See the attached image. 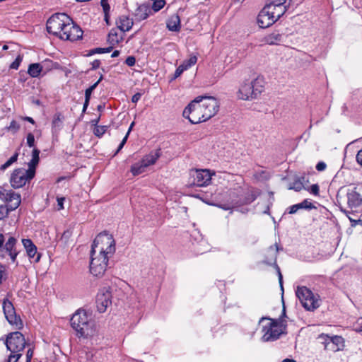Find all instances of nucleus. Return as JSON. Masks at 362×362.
I'll use <instances>...</instances> for the list:
<instances>
[{
	"mask_svg": "<svg viewBox=\"0 0 362 362\" xmlns=\"http://www.w3.org/2000/svg\"><path fill=\"white\" fill-rule=\"evenodd\" d=\"M337 200L341 211L352 221L349 214L362 209V184L341 187L337 192Z\"/></svg>",
	"mask_w": 362,
	"mask_h": 362,
	"instance_id": "1",
	"label": "nucleus"
},
{
	"mask_svg": "<svg viewBox=\"0 0 362 362\" xmlns=\"http://www.w3.org/2000/svg\"><path fill=\"white\" fill-rule=\"evenodd\" d=\"M264 320H268L269 322L262 326V332L264 333L262 337V341H275L281 334L286 333L287 324L285 320L262 317L259 320V323H262Z\"/></svg>",
	"mask_w": 362,
	"mask_h": 362,
	"instance_id": "2",
	"label": "nucleus"
},
{
	"mask_svg": "<svg viewBox=\"0 0 362 362\" xmlns=\"http://www.w3.org/2000/svg\"><path fill=\"white\" fill-rule=\"evenodd\" d=\"M219 110V103L214 97L198 96L184 109L182 113H192L197 111L204 113H216Z\"/></svg>",
	"mask_w": 362,
	"mask_h": 362,
	"instance_id": "3",
	"label": "nucleus"
},
{
	"mask_svg": "<svg viewBox=\"0 0 362 362\" xmlns=\"http://www.w3.org/2000/svg\"><path fill=\"white\" fill-rule=\"evenodd\" d=\"M5 344L8 351L11 353L6 362H18L22 356L21 352L25 346V340L23 334L20 332H14L8 334L5 340Z\"/></svg>",
	"mask_w": 362,
	"mask_h": 362,
	"instance_id": "4",
	"label": "nucleus"
},
{
	"mask_svg": "<svg viewBox=\"0 0 362 362\" xmlns=\"http://www.w3.org/2000/svg\"><path fill=\"white\" fill-rule=\"evenodd\" d=\"M115 242L112 235L105 231L96 236L90 251L112 257L115 252Z\"/></svg>",
	"mask_w": 362,
	"mask_h": 362,
	"instance_id": "5",
	"label": "nucleus"
},
{
	"mask_svg": "<svg viewBox=\"0 0 362 362\" xmlns=\"http://www.w3.org/2000/svg\"><path fill=\"white\" fill-rule=\"evenodd\" d=\"M71 325L78 337L92 334L93 322L89 320L85 310H78L71 318Z\"/></svg>",
	"mask_w": 362,
	"mask_h": 362,
	"instance_id": "6",
	"label": "nucleus"
},
{
	"mask_svg": "<svg viewBox=\"0 0 362 362\" xmlns=\"http://www.w3.org/2000/svg\"><path fill=\"white\" fill-rule=\"evenodd\" d=\"M265 81L263 77L258 76L255 79V90L250 92L249 81L243 82L237 92V97L240 100H250L257 98L264 90Z\"/></svg>",
	"mask_w": 362,
	"mask_h": 362,
	"instance_id": "7",
	"label": "nucleus"
},
{
	"mask_svg": "<svg viewBox=\"0 0 362 362\" xmlns=\"http://www.w3.org/2000/svg\"><path fill=\"white\" fill-rule=\"evenodd\" d=\"M71 18L65 13H57L52 15L47 21V30L49 33L61 37L64 28Z\"/></svg>",
	"mask_w": 362,
	"mask_h": 362,
	"instance_id": "8",
	"label": "nucleus"
},
{
	"mask_svg": "<svg viewBox=\"0 0 362 362\" xmlns=\"http://www.w3.org/2000/svg\"><path fill=\"white\" fill-rule=\"evenodd\" d=\"M18 240L14 237L10 236L6 240L4 235L0 233V258H5L6 255L9 256L11 262L15 263L18 255L16 248Z\"/></svg>",
	"mask_w": 362,
	"mask_h": 362,
	"instance_id": "9",
	"label": "nucleus"
},
{
	"mask_svg": "<svg viewBox=\"0 0 362 362\" xmlns=\"http://www.w3.org/2000/svg\"><path fill=\"white\" fill-rule=\"evenodd\" d=\"M110 257L90 251V272L96 277H101L107 270Z\"/></svg>",
	"mask_w": 362,
	"mask_h": 362,
	"instance_id": "10",
	"label": "nucleus"
},
{
	"mask_svg": "<svg viewBox=\"0 0 362 362\" xmlns=\"http://www.w3.org/2000/svg\"><path fill=\"white\" fill-rule=\"evenodd\" d=\"M35 170L31 168L28 169L18 168L13 170L11 175L10 183L13 188L18 189L23 187L28 181L35 176Z\"/></svg>",
	"mask_w": 362,
	"mask_h": 362,
	"instance_id": "11",
	"label": "nucleus"
},
{
	"mask_svg": "<svg viewBox=\"0 0 362 362\" xmlns=\"http://www.w3.org/2000/svg\"><path fill=\"white\" fill-rule=\"evenodd\" d=\"M296 294L303 307L307 310H314L320 306L318 299L307 287H298Z\"/></svg>",
	"mask_w": 362,
	"mask_h": 362,
	"instance_id": "12",
	"label": "nucleus"
},
{
	"mask_svg": "<svg viewBox=\"0 0 362 362\" xmlns=\"http://www.w3.org/2000/svg\"><path fill=\"white\" fill-rule=\"evenodd\" d=\"M3 310L6 319L8 323L16 327V329L23 327V322L19 316H17L15 308L11 301L4 300Z\"/></svg>",
	"mask_w": 362,
	"mask_h": 362,
	"instance_id": "13",
	"label": "nucleus"
},
{
	"mask_svg": "<svg viewBox=\"0 0 362 362\" xmlns=\"http://www.w3.org/2000/svg\"><path fill=\"white\" fill-rule=\"evenodd\" d=\"M319 338L324 340L323 344L325 349L327 350L336 352L342 350L344 347V339L341 336H329L328 334H322Z\"/></svg>",
	"mask_w": 362,
	"mask_h": 362,
	"instance_id": "14",
	"label": "nucleus"
},
{
	"mask_svg": "<svg viewBox=\"0 0 362 362\" xmlns=\"http://www.w3.org/2000/svg\"><path fill=\"white\" fill-rule=\"evenodd\" d=\"M83 30L81 28L74 24L72 19L69 22L64 28V31L62 33L60 39L64 40L76 41L82 37Z\"/></svg>",
	"mask_w": 362,
	"mask_h": 362,
	"instance_id": "15",
	"label": "nucleus"
},
{
	"mask_svg": "<svg viewBox=\"0 0 362 362\" xmlns=\"http://www.w3.org/2000/svg\"><path fill=\"white\" fill-rule=\"evenodd\" d=\"M279 250V246L276 244L270 246L266 252L264 262L267 264H270V265L274 264L275 266L276 271H277L278 276H279V281L281 288L283 289L282 274L281 273L280 268L276 264V257H277Z\"/></svg>",
	"mask_w": 362,
	"mask_h": 362,
	"instance_id": "16",
	"label": "nucleus"
},
{
	"mask_svg": "<svg viewBox=\"0 0 362 362\" xmlns=\"http://www.w3.org/2000/svg\"><path fill=\"white\" fill-rule=\"evenodd\" d=\"M112 295L109 289L104 288L101 289L96 296V307L99 313H105L107 308L111 305Z\"/></svg>",
	"mask_w": 362,
	"mask_h": 362,
	"instance_id": "17",
	"label": "nucleus"
},
{
	"mask_svg": "<svg viewBox=\"0 0 362 362\" xmlns=\"http://www.w3.org/2000/svg\"><path fill=\"white\" fill-rule=\"evenodd\" d=\"M192 176L194 179L193 185L198 187L207 186L211 180V174L206 169L196 170L192 173Z\"/></svg>",
	"mask_w": 362,
	"mask_h": 362,
	"instance_id": "18",
	"label": "nucleus"
},
{
	"mask_svg": "<svg viewBox=\"0 0 362 362\" xmlns=\"http://www.w3.org/2000/svg\"><path fill=\"white\" fill-rule=\"evenodd\" d=\"M263 8L276 21L287 11V8L285 6H276L270 2L266 4Z\"/></svg>",
	"mask_w": 362,
	"mask_h": 362,
	"instance_id": "19",
	"label": "nucleus"
},
{
	"mask_svg": "<svg viewBox=\"0 0 362 362\" xmlns=\"http://www.w3.org/2000/svg\"><path fill=\"white\" fill-rule=\"evenodd\" d=\"M276 20L272 18L264 8L259 12L257 16V23L262 28H268L274 24Z\"/></svg>",
	"mask_w": 362,
	"mask_h": 362,
	"instance_id": "20",
	"label": "nucleus"
},
{
	"mask_svg": "<svg viewBox=\"0 0 362 362\" xmlns=\"http://www.w3.org/2000/svg\"><path fill=\"white\" fill-rule=\"evenodd\" d=\"M4 202H7L8 204V206L10 207V210H15L21 204V195L11 189H8L6 200H5Z\"/></svg>",
	"mask_w": 362,
	"mask_h": 362,
	"instance_id": "21",
	"label": "nucleus"
},
{
	"mask_svg": "<svg viewBox=\"0 0 362 362\" xmlns=\"http://www.w3.org/2000/svg\"><path fill=\"white\" fill-rule=\"evenodd\" d=\"M99 120H100V117L95 119H92L90 122V123L91 124L92 131H93V134L95 136L100 138L106 132V131L109 128V126L108 125H98V124L99 122Z\"/></svg>",
	"mask_w": 362,
	"mask_h": 362,
	"instance_id": "22",
	"label": "nucleus"
},
{
	"mask_svg": "<svg viewBox=\"0 0 362 362\" xmlns=\"http://www.w3.org/2000/svg\"><path fill=\"white\" fill-rule=\"evenodd\" d=\"M116 23L117 28L123 33L129 31L134 24L132 19L127 16H119Z\"/></svg>",
	"mask_w": 362,
	"mask_h": 362,
	"instance_id": "23",
	"label": "nucleus"
},
{
	"mask_svg": "<svg viewBox=\"0 0 362 362\" xmlns=\"http://www.w3.org/2000/svg\"><path fill=\"white\" fill-rule=\"evenodd\" d=\"M315 206L308 199H304L302 202L292 205L289 207L288 213L291 214L296 213L299 209H312Z\"/></svg>",
	"mask_w": 362,
	"mask_h": 362,
	"instance_id": "24",
	"label": "nucleus"
},
{
	"mask_svg": "<svg viewBox=\"0 0 362 362\" xmlns=\"http://www.w3.org/2000/svg\"><path fill=\"white\" fill-rule=\"evenodd\" d=\"M167 28L170 31H179L180 29V18L177 14L172 15L167 22Z\"/></svg>",
	"mask_w": 362,
	"mask_h": 362,
	"instance_id": "25",
	"label": "nucleus"
},
{
	"mask_svg": "<svg viewBox=\"0 0 362 362\" xmlns=\"http://www.w3.org/2000/svg\"><path fill=\"white\" fill-rule=\"evenodd\" d=\"M160 157V154L158 152H151L149 154L146 155L141 160V163L146 168L148 166L153 165Z\"/></svg>",
	"mask_w": 362,
	"mask_h": 362,
	"instance_id": "26",
	"label": "nucleus"
},
{
	"mask_svg": "<svg viewBox=\"0 0 362 362\" xmlns=\"http://www.w3.org/2000/svg\"><path fill=\"white\" fill-rule=\"evenodd\" d=\"M305 182H308V180H306L305 176L298 177H296V179H295L293 180V182H291L289 185L288 189H293V190H295L296 192H299L302 189H305L306 187L304 185Z\"/></svg>",
	"mask_w": 362,
	"mask_h": 362,
	"instance_id": "27",
	"label": "nucleus"
},
{
	"mask_svg": "<svg viewBox=\"0 0 362 362\" xmlns=\"http://www.w3.org/2000/svg\"><path fill=\"white\" fill-rule=\"evenodd\" d=\"M23 245L26 250L27 254L30 258H34L37 253V247L30 239H23Z\"/></svg>",
	"mask_w": 362,
	"mask_h": 362,
	"instance_id": "28",
	"label": "nucleus"
},
{
	"mask_svg": "<svg viewBox=\"0 0 362 362\" xmlns=\"http://www.w3.org/2000/svg\"><path fill=\"white\" fill-rule=\"evenodd\" d=\"M102 79H103V76H101L97 82H95L94 84H93L92 86H90L88 88H87L86 90V92H85L86 100H85V103L83 104V110H82L83 112H84L86 111V109L88 104V101H89V99H90L92 92L95 90V88L97 87V86L101 81Z\"/></svg>",
	"mask_w": 362,
	"mask_h": 362,
	"instance_id": "29",
	"label": "nucleus"
},
{
	"mask_svg": "<svg viewBox=\"0 0 362 362\" xmlns=\"http://www.w3.org/2000/svg\"><path fill=\"white\" fill-rule=\"evenodd\" d=\"M211 117V115L205 117V115H202V116L199 115H186L185 116V118H187L192 124H199L209 119Z\"/></svg>",
	"mask_w": 362,
	"mask_h": 362,
	"instance_id": "30",
	"label": "nucleus"
},
{
	"mask_svg": "<svg viewBox=\"0 0 362 362\" xmlns=\"http://www.w3.org/2000/svg\"><path fill=\"white\" fill-rule=\"evenodd\" d=\"M122 40V37L121 35H119L116 30L113 29L111 30L107 37V41L109 42V43L113 47L117 45Z\"/></svg>",
	"mask_w": 362,
	"mask_h": 362,
	"instance_id": "31",
	"label": "nucleus"
},
{
	"mask_svg": "<svg viewBox=\"0 0 362 362\" xmlns=\"http://www.w3.org/2000/svg\"><path fill=\"white\" fill-rule=\"evenodd\" d=\"M42 71V66L39 63L32 64L29 66L28 73L32 77H37Z\"/></svg>",
	"mask_w": 362,
	"mask_h": 362,
	"instance_id": "32",
	"label": "nucleus"
},
{
	"mask_svg": "<svg viewBox=\"0 0 362 362\" xmlns=\"http://www.w3.org/2000/svg\"><path fill=\"white\" fill-rule=\"evenodd\" d=\"M146 170V168L143 166L142 163L141 162H138L134 163L131 167V173L134 176L139 175L141 173H143Z\"/></svg>",
	"mask_w": 362,
	"mask_h": 362,
	"instance_id": "33",
	"label": "nucleus"
},
{
	"mask_svg": "<svg viewBox=\"0 0 362 362\" xmlns=\"http://www.w3.org/2000/svg\"><path fill=\"white\" fill-rule=\"evenodd\" d=\"M18 157V153L16 152L4 164L0 166V170L4 171L10 167L13 163L16 162Z\"/></svg>",
	"mask_w": 362,
	"mask_h": 362,
	"instance_id": "34",
	"label": "nucleus"
},
{
	"mask_svg": "<svg viewBox=\"0 0 362 362\" xmlns=\"http://www.w3.org/2000/svg\"><path fill=\"white\" fill-rule=\"evenodd\" d=\"M39 153L40 151L37 149H34L33 151V158L29 163V168H31L35 170V165L38 163L39 161Z\"/></svg>",
	"mask_w": 362,
	"mask_h": 362,
	"instance_id": "35",
	"label": "nucleus"
},
{
	"mask_svg": "<svg viewBox=\"0 0 362 362\" xmlns=\"http://www.w3.org/2000/svg\"><path fill=\"white\" fill-rule=\"evenodd\" d=\"M197 58L196 56H192L189 59L183 62L182 65L187 70L190 68L192 66L194 65L197 63Z\"/></svg>",
	"mask_w": 362,
	"mask_h": 362,
	"instance_id": "36",
	"label": "nucleus"
},
{
	"mask_svg": "<svg viewBox=\"0 0 362 362\" xmlns=\"http://www.w3.org/2000/svg\"><path fill=\"white\" fill-rule=\"evenodd\" d=\"M291 1V0H271L270 3L279 6H285L288 9Z\"/></svg>",
	"mask_w": 362,
	"mask_h": 362,
	"instance_id": "37",
	"label": "nucleus"
},
{
	"mask_svg": "<svg viewBox=\"0 0 362 362\" xmlns=\"http://www.w3.org/2000/svg\"><path fill=\"white\" fill-rule=\"evenodd\" d=\"M10 210V207L6 205H0V220L4 219L8 215Z\"/></svg>",
	"mask_w": 362,
	"mask_h": 362,
	"instance_id": "38",
	"label": "nucleus"
},
{
	"mask_svg": "<svg viewBox=\"0 0 362 362\" xmlns=\"http://www.w3.org/2000/svg\"><path fill=\"white\" fill-rule=\"evenodd\" d=\"M62 125V118L60 117V115H59L57 117H55L52 121V126L55 131L59 129Z\"/></svg>",
	"mask_w": 362,
	"mask_h": 362,
	"instance_id": "39",
	"label": "nucleus"
},
{
	"mask_svg": "<svg viewBox=\"0 0 362 362\" xmlns=\"http://www.w3.org/2000/svg\"><path fill=\"white\" fill-rule=\"evenodd\" d=\"M281 35L279 34H272L267 38V42L269 44H274L277 41H280Z\"/></svg>",
	"mask_w": 362,
	"mask_h": 362,
	"instance_id": "40",
	"label": "nucleus"
},
{
	"mask_svg": "<svg viewBox=\"0 0 362 362\" xmlns=\"http://www.w3.org/2000/svg\"><path fill=\"white\" fill-rule=\"evenodd\" d=\"M112 49V46H110L107 48H95L90 51V54H100V53H107L110 52Z\"/></svg>",
	"mask_w": 362,
	"mask_h": 362,
	"instance_id": "41",
	"label": "nucleus"
},
{
	"mask_svg": "<svg viewBox=\"0 0 362 362\" xmlns=\"http://www.w3.org/2000/svg\"><path fill=\"white\" fill-rule=\"evenodd\" d=\"M305 189L315 196L319 195L320 188L317 184H314L310 188H306Z\"/></svg>",
	"mask_w": 362,
	"mask_h": 362,
	"instance_id": "42",
	"label": "nucleus"
},
{
	"mask_svg": "<svg viewBox=\"0 0 362 362\" xmlns=\"http://www.w3.org/2000/svg\"><path fill=\"white\" fill-rule=\"evenodd\" d=\"M185 70L186 69H185V67L182 64H180L176 69L175 74H174V76L173 77L172 80H174V79L177 78V77H179L183 73V71Z\"/></svg>",
	"mask_w": 362,
	"mask_h": 362,
	"instance_id": "43",
	"label": "nucleus"
},
{
	"mask_svg": "<svg viewBox=\"0 0 362 362\" xmlns=\"http://www.w3.org/2000/svg\"><path fill=\"white\" fill-rule=\"evenodd\" d=\"M315 168L319 172H322L327 168V164L323 161H320L317 163Z\"/></svg>",
	"mask_w": 362,
	"mask_h": 362,
	"instance_id": "44",
	"label": "nucleus"
},
{
	"mask_svg": "<svg viewBox=\"0 0 362 362\" xmlns=\"http://www.w3.org/2000/svg\"><path fill=\"white\" fill-rule=\"evenodd\" d=\"M35 143V137L34 135L31 133L28 134L27 136V144L28 146L33 147Z\"/></svg>",
	"mask_w": 362,
	"mask_h": 362,
	"instance_id": "45",
	"label": "nucleus"
},
{
	"mask_svg": "<svg viewBox=\"0 0 362 362\" xmlns=\"http://www.w3.org/2000/svg\"><path fill=\"white\" fill-rule=\"evenodd\" d=\"M8 190V189L0 187V199L1 201L4 202L5 200H6Z\"/></svg>",
	"mask_w": 362,
	"mask_h": 362,
	"instance_id": "46",
	"label": "nucleus"
},
{
	"mask_svg": "<svg viewBox=\"0 0 362 362\" xmlns=\"http://www.w3.org/2000/svg\"><path fill=\"white\" fill-rule=\"evenodd\" d=\"M125 63L127 66H132L135 64L136 63V59L133 56H129L126 60H125Z\"/></svg>",
	"mask_w": 362,
	"mask_h": 362,
	"instance_id": "47",
	"label": "nucleus"
},
{
	"mask_svg": "<svg viewBox=\"0 0 362 362\" xmlns=\"http://www.w3.org/2000/svg\"><path fill=\"white\" fill-rule=\"evenodd\" d=\"M21 62V58L20 56H18L16 60L11 64V68L17 69L20 65V62Z\"/></svg>",
	"mask_w": 362,
	"mask_h": 362,
	"instance_id": "48",
	"label": "nucleus"
},
{
	"mask_svg": "<svg viewBox=\"0 0 362 362\" xmlns=\"http://www.w3.org/2000/svg\"><path fill=\"white\" fill-rule=\"evenodd\" d=\"M100 4L105 13H107L110 11V8L107 3V0H101Z\"/></svg>",
	"mask_w": 362,
	"mask_h": 362,
	"instance_id": "49",
	"label": "nucleus"
},
{
	"mask_svg": "<svg viewBox=\"0 0 362 362\" xmlns=\"http://www.w3.org/2000/svg\"><path fill=\"white\" fill-rule=\"evenodd\" d=\"M65 200L64 197H58L57 198V209L62 210L64 209V202Z\"/></svg>",
	"mask_w": 362,
	"mask_h": 362,
	"instance_id": "50",
	"label": "nucleus"
},
{
	"mask_svg": "<svg viewBox=\"0 0 362 362\" xmlns=\"http://www.w3.org/2000/svg\"><path fill=\"white\" fill-rule=\"evenodd\" d=\"M19 129V125L17 124L16 122L12 121L10 123V125L8 127V129L12 130L13 132L17 131Z\"/></svg>",
	"mask_w": 362,
	"mask_h": 362,
	"instance_id": "51",
	"label": "nucleus"
},
{
	"mask_svg": "<svg viewBox=\"0 0 362 362\" xmlns=\"http://www.w3.org/2000/svg\"><path fill=\"white\" fill-rule=\"evenodd\" d=\"M33 356V351L32 349H28L26 354V362H30V360Z\"/></svg>",
	"mask_w": 362,
	"mask_h": 362,
	"instance_id": "52",
	"label": "nucleus"
},
{
	"mask_svg": "<svg viewBox=\"0 0 362 362\" xmlns=\"http://www.w3.org/2000/svg\"><path fill=\"white\" fill-rule=\"evenodd\" d=\"M141 94L137 93L132 96V100L133 103H136L141 98Z\"/></svg>",
	"mask_w": 362,
	"mask_h": 362,
	"instance_id": "53",
	"label": "nucleus"
},
{
	"mask_svg": "<svg viewBox=\"0 0 362 362\" xmlns=\"http://www.w3.org/2000/svg\"><path fill=\"white\" fill-rule=\"evenodd\" d=\"M100 62L99 60H95L92 62V69H96L100 66Z\"/></svg>",
	"mask_w": 362,
	"mask_h": 362,
	"instance_id": "54",
	"label": "nucleus"
},
{
	"mask_svg": "<svg viewBox=\"0 0 362 362\" xmlns=\"http://www.w3.org/2000/svg\"><path fill=\"white\" fill-rule=\"evenodd\" d=\"M249 84H250V86L251 87V88H250V92H253V90H255V79L252 81H249Z\"/></svg>",
	"mask_w": 362,
	"mask_h": 362,
	"instance_id": "55",
	"label": "nucleus"
},
{
	"mask_svg": "<svg viewBox=\"0 0 362 362\" xmlns=\"http://www.w3.org/2000/svg\"><path fill=\"white\" fill-rule=\"evenodd\" d=\"M249 84H250V86L251 87V88H250V92H253V90H255V79L252 81H249Z\"/></svg>",
	"mask_w": 362,
	"mask_h": 362,
	"instance_id": "56",
	"label": "nucleus"
},
{
	"mask_svg": "<svg viewBox=\"0 0 362 362\" xmlns=\"http://www.w3.org/2000/svg\"><path fill=\"white\" fill-rule=\"evenodd\" d=\"M255 199V197L254 195H252V197L245 200L243 204H250L252 202H253Z\"/></svg>",
	"mask_w": 362,
	"mask_h": 362,
	"instance_id": "57",
	"label": "nucleus"
},
{
	"mask_svg": "<svg viewBox=\"0 0 362 362\" xmlns=\"http://www.w3.org/2000/svg\"><path fill=\"white\" fill-rule=\"evenodd\" d=\"M286 317V309H285V307L284 306L283 310H282V314L279 319L284 320V318Z\"/></svg>",
	"mask_w": 362,
	"mask_h": 362,
	"instance_id": "58",
	"label": "nucleus"
},
{
	"mask_svg": "<svg viewBox=\"0 0 362 362\" xmlns=\"http://www.w3.org/2000/svg\"><path fill=\"white\" fill-rule=\"evenodd\" d=\"M128 136H129V132H127L125 135V136L123 138L122 141H121V144H123V146L125 144V143L127 142V138H128Z\"/></svg>",
	"mask_w": 362,
	"mask_h": 362,
	"instance_id": "59",
	"label": "nucleus"
},
{
	"mask_svg": "<svg viewBox=\"0 0 362 362\" xmlns=\"http://www.w3.org/2000/svg\"><path fill=\"white\" fill-rule=\"evenodd\" d=\"M128 136H129V132H127L125 135V136L123 138L122 141H121V144H123V146L125 144V143L127 142V138H128Z\"/></svg>",
	"mask_w": 362,
	"mask_h": 362,
	"instance_id": "60",
	"label": "nucleus"
},
{
	"mask_svg": "<svg viewBox=\"0 0 362 362\" xmlns=\"http://www.w3.org/2000/svg\"><path fill=\"white\" fill-rule=\"evenodd\" d=\"M119 54V51L118 50H115L112 53V55H111V57H118Z\"/></svg>",
	"mask_w": 362,
	"mask_h": 362,
	"instance_id": "61",
	"label": "nucleus"
},
{
	"mask_svg": "<svg viewBox=\"0 0 362 362\" xmlns=\"http://www.w3.org/2000/svg\"><path fill=\"white\" fill-rule=\"evenodd\" d=\"M104 108H105V105H99L98 106V110L99 112H102V111H103Z\"/></svg>",
	"mask_w": 362,
	"mask_h": 362,
	"instance_id": "62",
	"label": "nucleus"
},
{
	"mask_svg": "<svg viewBox=\"0 0 362 362\" xmlns=\"http://www.w3.org/2000/svg\"><path fill=\"white\" fill-rule=\"evenodd\" d=\"M25 119L28 121V122H31V123H33V124L34 123V120H33V119L32 117H27L25 118Z\"/></svg>",
	"mask_w": 362,
	"mask_h": 362,
	"instance_id": "63",
	"label": "nucleus"
},
{
	"mask_svg": "<svg viewBox=\"0 0 362 362\" xmlns=\"http://www.w3.org/2000/svg\"><path fill=\"white\" fill-rule=\"evenodd\" d=\"M282 362H296V361L293 359L286 358V359L283 360Z\"/></svg>",
	"mask_w": 362,
	"mask_h": 362,
	"instance_id": "64",
	"label": "nucleus"
}]
</instances>
